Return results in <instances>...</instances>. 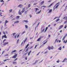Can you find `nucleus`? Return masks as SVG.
I'll return each mask as SVG.
<instances>
[{"label":"nucleus","instance_id":"49","mask_svg":"<svg viewBox=\"0 0 67 67\" xmlns=\"http://www.w3.org/2000/svg\"><path fill=\"white\" fill-rule=\"evenodd\" d=\"M37 62H38V60H36L35 63L36 64V63H37Z\"/></svg>","mask_w":67,"mask_h":67},{"label":"nucleus","instance_id":"50","mask_svg":"<svg viewBox=\"0 0 67 67\" xmlns=\"http://www.w3.org/2000/svg\"><path fill=\"white\" fill-rule=\"evenodd\" d=\"M18 58H16L14 60V61H15L16 60H18Z\"/></svg>","mask_w":67,"mask_h":67},{"label":"nucleus","instance_id":"25","mask_svg":"<svg viewBox=\"0 0 67 67\" xmlns=\"http://www.w3.org/2000/svg\"><path fill=\"white\" fill-rule=\"evenodd\" d=\"M18 14H19V15H22V13L21 12H18Z\"/></svg>","mask_w":67,"mask_h":67},{"label":"nucleus","instance_id":"46","mask_svg":"<svg viewBox=\"0 0 67 67\" xmlns=\"http://www.w3.org/2000/svg\"><path fill=\"white\" fill-rule=\"evenodd\" d=\"M58 40L57 39H56L55 41V43H56V42H57V41Z\"/></svg>","mask_w":67,"mask_h":67},{"label":"nucleus","instance_id":"64","mask_svg":"<svg viewBox=\"0 0 67 67\" xmlns=\"http://www.w3.org/2000/svg\"><path fill=\"white\" fill-rule=\"evenodd\" d=\"M29 16L30 17V18H31V17H32V15H29Z\"/></svg>","mask_w":67,"mask_h":67},{"label":"nucleus","instance_id":"9","mask_svg":"<svg viewBox=\"0 0 67 67\" xmlns=\"http://www.w3.org/2000/svg\"><path fill=\"white\" fill-rule=\"evenodd\" d=\"M9 44V42H5L3 44V45L4 46L6 45H7V44Z\"/></svg>","mask_w":67,"mask_h":67},{"label":"nucleus","instance_id":"45","mask_svg":"<svg viewBox=\"0 0 67 67\" xmlns=\"http://www.w3.org/2000/svg\"><path fill=\"white\" fill-rule=\"evenodd\" d=\"M0 2H4V1H3V0H1L0 1Z\"/></svg>","mask_w":67,"mask_h":67},{"label":"nucleus","instance_id":"40","mask_svg":"<svg viewBox=\"0 0 67 67\" xmlns=\"http://www.w3.org/2000/svg\"><path fill=\"white\" fill-rule=\"evenodd\" d=\"M48 52V51H46L44 53V54H46V53H47Z\"/></svg>","mask_w":67,"mask_h":67},{"label":"nucleus","instance_id":"47","mask_svg":"<svg viewBox=\"0 0 67 67\" xmlns=\"http://www.w3.org/2000/svg\"><path fill=\"white\" fill-rule=\"evenodd\" d=\"M66 27H67V26L66 25L64 26V29H66Z\"/></svg>","mask_w":67,"mask_h":67},{"label":"nucleus","instance_id":"13","mask_svg":"<svg viewBox=\"0 0 67 67\" xmlns=\"http://www.w3.org/2000/svg\"><path fill=\"white\" fill-rule=\"evenodd\" d=\"M54 4V2L52 3H51L50 5L48 7H51V6H52V5H53V4Z\"/></svg>","mask_w":67,"mask_h":67},{"label":"nucleus","instance_id":"51","mask_svg":"<svg viewBox=\"0 0 67 67\" xmlns=\"http://www.w3.org/2000/svg\"><path fill=\"white\" fill-rule=\"evenodd\" d=\"M33 46H32L30 48V49H31L33 47Z\"/></svg>","mask_w":67,"mask_h":67},{"label":"nucleus","instance_id":"55","mask_svg":"<svg viewBox=\"0 0 67 67\" xmlns=\"http://www.w3.org/2000/svg\"><path fill=\"white\" fill-rule=\"evenodd\" d=\"M19 39H18L17 41V43H18L19 42Z\"/></svg>","mask_w":67,"mask_h":67},{"label":"nucleus","instance_id":"34","mask_svg":"<svg viewBox=\"0 0 67 67\" xmlns=\"http://www.w3.org/2000/svg\"><path fill=\"white\" fill-rule=\"evenodd\" d=\"M8 21H7V20H6L5 23V25H5V24H6V23H8Z\"/></svg>","mask_w":67,"mask_h":67},{"label":"nucleus","instance_id":"10","mask_svg":"<svg viewBox=\"0 0 67 67\" xmlns=\"http://www.w3.org/2000/svg\"><path fill=\"white\" fill-rule=\"evenodd\" d=\"M63 27V25L60 26H59V30H60V29H62V28Z\"/></svg>","mask_w":67,"mask_h":67},{"label":"nucleus","instance_id":"42","mask_svg":"<svg viewBox=\"0 0 67 67\" xmlns=\"http://www.w3.org/2000/svg\"><path fill=\"white\" fill-rule=\"evenodd\" d=\"M20 18V16H17L16 17V19H19Z\"/></svg>","mask_w":67,"mask_h":67},{"label":"nucleus","instance_id":"54","mask_svg":"<svg viewBox=\"0 0 67 67\" xmlns=\"http://www.w3.org/2000/svg\"><path fill=\"white\" fill-rule=\"evenodd\" d=\"M59 60H58L57 61V63H59Z\"/></svg>","mask_w":67,"mask_h":67},{"label":"nucleus","instance_id":"33","mask_svg":"<svg viewBox=\"0 0 67 67\" xmlns=\"http://www.w3.org/2000/svg\"><path fill=\"white\" fill-rule=\"evenodd\" d=\"M27 10L26 11H25L24 12V14H27Z\"/></svg>","mask_w":67,"mask_h":67},{"label":"nucleus","instance_id":"4","mask_svg":"<svg viewBox=\"0 0 67 67\" xmlns=\"http://www.w3.org/2000/svg\"><path fill=\"white\" fill-rule=\"evenodd\" d=\"M4 37L5 38H7V36H6V35H3L2 36V40H3Z\"/></svg>","mask_w":67,"mask_h":67},{"label":"nucleus","instance_id":"3","mask_svg":"<svg viewBox=\"0 0 67 67\" xmlns=\"http://www.w3.org/2000/svg\"><path fill=\"white\" fill-rule=\"evenodd\" d=\"M14 55H15L12 57V58H15L17 57L18 54L15 53L14 54Z\"/></svg>","mask_w":67,"mask_h":67},{"label":"nucleus","instance_id":"2","mask_svg":"<svg viewBox=\"0 0 67 67\" xmlns=\"http://www.w3.org/2000/svg\"><path fill=\"white\" fill-rule=\"evenodd\" d=\"M45 30V28L44 27H42L41 29V33H43L44 31Z\"/></svg>","mask_w":67,"mask_h":67},{"label":"nucleus","instance_id":"57","mask_svg":"<svg viewBox=\"0 0 67 67\" xmlns=\"http://www.w3.org/2000/svg\"><path fill=\"white\" fill-rule=\"evenodd\" d=\"M4 4V2H3V3H2V5H2L3 4Z\"/></svg>","mask_w":67,"mask_h":67},{"label":"nucleus","instance_id":"8","mask_svg":"<svg viewBox=\"0 0 67 67\" xmlns=\"http://www.w3.org/2000/svg\"><path fill=\"white\" fill-rule=\"evenodd\" d=\"M43 36H42V37H40L39 38L38 40H37V42H38V41H40V40H41V38H43Z\"/></svg>","mask_w":67,"mask_h":67},{"label":"nucleus","instance_id":"52","mask_svg":"<svg viewBox=\"0 0 67 67\" xmlns=\"http://www.w3.org/2000/svg\"><path fill=\"white\" fill-rule=\"evenodd\" d=\"M37 44L35 46V48H36V47H37Z\"/></svg>","mask_w":67,"mask_h":67},{"label":"nucleus","instance_id":"58","mask_svg":"<svg viewBox=\"0 0 67 67\" xmlns=\"http://www.w3.org/2000/svg\"><path fill=\"white\" fill-rule=\"evenodd\" d=\"M25 31H24L22 32V34H24V33H25Z\"/></svg>","mask_w":67,"mask_h":67},{"label":"nucleus","instance_id":"22","mask_svg":"<svg viewBox=\"0 0 67 67\" xmlns=\"http://www.w3.org/2000/svg\"><path fill=\"white\" fill-rule=\"evenodd\" d=\"M48 48L49 50H51V47L48 46Z\"/></svg>","mask_w":67,"mask_h":67},{"label":"nucleus","instance_id":"14","mask_svg":"<svg viewBox=\"0 0 67 67\" xmlns=\"http://www.w3.org/2000/svg\"><path fill=\"white\" fill-rule=\"evenodd\" d=\"M54 4V2L52 3H51L50 5L48 7H51V6H52V5H53V4Z\"/></svg>","mask_w":67,"mask_h":67},{"label":"nucleus","instance_id":"31","mask_svg":"<svg viewBox=\"0 0 67 67\" xmlns=\"http://www.w3.org/2000/svg\"><path fill=\"white\" fill-rule=\"evenodd\" d=\"M19 21H15L14 23L15 24V23H19Z\"/></svg>","mask_w":67,"mask_h":67},{"label":"nucleus","instance_id":"16","mask_svg":"<svg viewBox=\"0 0 67 67\" xmlns=\"http://www.w3.org/2000/svg\"><path fill=\"white\" fill-rule=\"evenodd\" d=\"M47 29H48V27H47L46 28L45 31L44 32V33H45V32H46V31H47Z\"/></svg>","mask_w":67,"mask_h":67},{"label":"nucleus","instance_id":"28","mask_svg":"<svg viewBox=\"0 0 67 67\" xmlns=\"http://www.w3.org/2000/svg\"><path fill=\"white\" fill-rule=\"evenodd\" d=\"M59 19H57L55 21H56V22H58V21H59Z\"/></svg>","mask_w":67,"mask_h":67},{"label":"nucleus","instance_id":"39","mask_svg":"<svg viewBox=\"0 0 67 67\" xmlns=\"http://www.w3.org/2000/svg\"><path fill=\"white\" fill-rule=\"evenodd\" d=\"M6 41V39H4L3 41V43H4V42Z\"/></svg>","mask_w":67,"mask_h":67},{"label":"nucleus","instance_id":"1","mask_svg":"<svg viewBox=\"0 0 67 67\" xmlns=\"http://www.w3.org/2000/svg\"><path fill=\"white\" fill-rule=\"evenodd\" d=\"M59 5L58 4L57 5H56V4H55L53 7V9L54 10L55 9H57V8H58V6H59ZM56 5H57V6H56Z\"/></svg>","mask_w":67,"mask_h":67},{"label":"nucleus","instance_id":"12","mask_svg":"<svg viewBox=\"0 0 67 67\" xmlns=\"http://www.w3.org/2000/svg\"><path fill=\"white\" fill-rule=\"evenodd\" d=\"M23 7V5L21 4H20L19 5L18 7H20V8H21V7Z\"/></svg>","mask_w":67,"mask_h":67},{"label":"nucleus","instance_id":"6","mask_svg":"<svg viewBox=\"0 0 67 67\" xmlns=\"http://www.w3.org/2000/svg\"><path fill=\"white\" fill-rule=\"evenodd\" d=\"M27 37H26V38L25 39V40L24 41H23V42H24V44L25 43V42L26 41V40H27ZM23 42H22L21 44H23Z\"/></svg>","mask_w":67,"mask_h":67},{"label":"nucleus","instance_id":"59","mask_svg":"<svg viewBox=\"0 0 67 67\" xmlns=\"http://www.w3.org/2000/svg\"><path fill=\"white\" fill-rule=\"evenodd\" d=\"M67 23V20L65 21L64 22V23Z\"/></svg>","mask_w":67,"mask_h":67},{"label":"nucleus","instance_id":"32","mask_svg":"<svg viewBox=\"0 0 67 67\" xmlns=\"http://www.w3.org/2000/svg\"><path fill=\"white\" fill-rule=\"evenodd\" d=\"M66 38V37H65V36L63 38V39H62L63 41H64L65 39V38Z\"/></svg>","mask_w":67,"mask_h":67},{"label":"nucleus","instance_id":"35","mask_svg":"<svg viewBox=\"0 0 67 67\" xmlns=\"http://www.w3.org/2000/svg\"><path fill=\"white\" fill-rule=\"evenodd\" d=\"M12 11V9H10L9 10V12L10 13V12H11Z\"/></svg>","mask_w":67,"mask_h":67},{"label":"nucleus","instance_id":"19","mask_svg":"<svg viewBox=\"0 0 67 67\" xmlns=\"http://www.w3.org/2000/svg\"><path fill=\"white\" fill-rule=\"evenodd\" d=\"M29 48H27L25 52H27L28 51H29Z\"/></svg>","mask_w":67,"mask_h":67},{"label":"nucleus","instance_id":"63","mask_svg":"<svg viewBox=\"0 0 67 67\" xmlns=\"http://www.w3.org/2000/svg\"><path fill=\"white\" fill-rule=\"evenodd\" d=\"M14 37L15 38H16V35Z\"/></svg>","mask_w":67,"mask_h":67},{"label":"nucleus","instance_id":"62","mask_svg":"<svg viewBox=\"0 0 67 67\" xmlns=\"http://www.w3.org/2000/svg\"><path fill=\"white\" fill-rule=\"evenodd\" d=\"M13 36H14V35H15V34H16L15 33H14L13 34Z\"/></svg>","mask_w":67,"mask_h":67},{"label":"nucleus","instance_id":"41","mask_svg":"<svg viewBox=\"0 0 67 67\" xmlns=\"http://www.w3.org/2000/svg\"><path fill=\"white\" fill-rule=\"evenodd\" d=\"M37 4V3H34V5H36V4Z\"/></svg>","mask_w":67,"mask_h":67},{"label":"nucleus","instance_id":"30","mask_svg":"<svg viewBox=\"0 0 67 67\" xmlns=\"http://www.w3.org/2000/svg\"><path fill=\"white\" fill-rule=\"evenodd\" d=\"M51 49H54V47L53 46H52L51 47Z\"/></svg>","mask_w":67,"mask_h":67},{"label":"nucleus","instance_id":"17","mask_svg":"<svg viewBox=\"0 0 67 67\" xmlns=\"http://www.w3.org/2000/svg\"><path fill=\"white\" fill-rule=\"evenodd\" d=\"M29 44H27L26 46L25 47V48H27V47H28V46H29Z\"/></svg>","mask_w":67,"mask_h":67},{"label":"nucleus","instance_id":"15","mask_svg":"<svg viewBox=\"0 0 67 67\" xmlns=\"http://www.w3.org/2000/svg\"><path fill=\"white\" fill-rule=\"evenodd\" d=\"M23 22H26V23H28V22H29L28 21V20H24L23 21Z\"/></svg>","mask_w":67,"mask_h":67},{"label":"nucleus","instance_id":"37","mask_svg":"<svg viewBox=\"0 0 67 67\" xmlns=\"http://www.w3.org/2000/svg\"><path fill=\"white\" fill-rule=\"evenodd\" d=\"M35 9H36V12L38 10V9L36 8Z\"/></svg>","mask_w":67,"mask_h":67},{"label":"nucleus","instance_id":"43","mask_svg":"<svg viewBox=\"0 0 67 67\" xmlns=\"http://www.w3.org/2000/svg\"><path fill=\"white\" fill-rule=\"evenodd\" d=\"M5 52V51H3L2 52V55L3 54V53H4V52Z\"/></svg>","mask_w":67,"mask_h":67},{"label":"nucleus","instance_id":"5","mask_svg":"<svg viewBox=\"0 0 67 67\" xmlns=\"http://www.w3.org/2000/svg\"><path fill=\"white\" fill-rule=\"evenodd\" d=\"M47 42V41L46 42L44 43L43 44H42L40 47V48H41V47H43L44 46V44H45Z\"/></svg>","mask_w":67,"mask_h":67},{"label":"nucleus","instance_id":"56","mask_svg":"<svg viewBox=\"0 0 67 67\" xmlns=\"http://www.w3.org/2000/svg\"><path fill=\"white\" fill-rule=\"evenodd\" d=\"M19 36H20V35H18L17 36V38H18L19 37Z\"/></svg>","mask_w":67,"mask_h":67},{"label":"nucleus","instance_id":"61","mask_svg":"<svg viewBox=\"0 0 67 67\" xmlns=\"http://www.w3.org/2000/svg\"><path fill=\"white\" fill-rule=\"evenodd\" d=\"M40 52H39L37 55H36L37 56V55H39V54H40Z\"/></svg>","mask_w":67,"mask_h":67},{"label":"nucleus","instance_id":"21","mask_svg":"<svg viewBox=\"0 0 67 67\" xmlns=\"http://www.w3.org/2000/svg\"><path fill=\"white\" fill-rule=\"evenodd\" d=\"M44 3V1H43L41 3V4H43Z\"/></svg>","mask_w":67,"mask_h":67},{"label":"nucleus","instance_id":"24","mask_svg":"<svg viewBox=\"0 0 67 67\" xmlns=\"http://www.w3.org/2000/svg\"><path fill=\"white\" fill-rule=\"evenodd\" d=\"M31 52H32V51H30V52H29L28 53V56H30V53H31Z\"/></svg>","mask_w":67,"mask_h":67},{"label":"nucleus","instance_id":"18","mask_svg":"<svg viewBox=\"0 0 67 67\" xmlns=\"http://www.w3.org/2000/svg\"><path fill=\"white\" fill-rule=\"evenodd\" d=\"M58 49V50H60V51H61V50H62V47H60Z\"/></svg>","mask_w":67,"mask_h":67},{"label":"nucleus","instance_id":"26","mask_svg":"<svg viewBox=\"0 0 67 67\" xmlns=\"http://www.w3.org/2000/svg\"><path fill=\"white\" fill-rule=\"evenodd\" d=\"M16 52H17V51L16 50H14L12 52V53H14Z\"/></svg>","mask_w":67,"mask_h":67},{"label":"nucleus","instance_id":"48","mask_svg":"<svg viewBox=\"0 0 67 67\" xmlns=\"http://www.w3.org/2000/svg\"><path fill=\"white\" fill-rule=\"evenodd\" d=\"M25 27L26 28V29H27V28H28V26L27 25H26Z\"/></svg>","mask_w":67,"mask_h":67},{"label":"nucleus","instance_id":"38","mask_svg":"<svg viewBox=\"0 0 67 67\" xmlns=\"http://www.w3.org/2000/svg\"><path fill=\"white\" fill-rule=\"evenodd\" d=\"M6 41V39H4L3 41V43H4V42Z\"/></svg>","mask_w":67,"mask_h":67},{"label":"nucleus","instance_id":"36","mask_svg":"<svg viewBox=\"0 0 67 67\" xmlns=\"http://www.w3.org/2000/svg\"><path fill=\"white\" fill-rule=\"evenodd\" d=\"M59 3H60L59 2H58L56 4H55L56 5H58V4H59Z\"/></svg>","mask_w":67,"mask_h":67},{"label":"nucleus","instance_id":"53","mask_svg":"<svg viewBox=\"0 0 67 67\" xmlns=\"http://www.w3.org/2000/svg\"><path fill=\"white\" fill-rule=\"evenodd\" d=\"M58 17H55V18L54 19V20H55V19H57V18H58Z\"/></svg>","mask_w":67,"mask_h":67},{"label":"nucleus","instance_id":"23","mask_svg":"<svg viewBox=\"0 0 67 67\" xmlns=\"http://www.w3.org/2000/svg\"><path fill=\"white\" fill-rule=\"evenodd\" d=\"M67 42V40L65 41V40L64 41H63L64 43H65V44H66V43Z\"/></svg>","mask_w":67,"mask_h":67},{"label":"nucleus","instance_id":"20","mask_svg":"<svg viewBox=\"0 0 67 67\" xmlns=\"http://www.w3.org/2000/svg\"><path fill=\"white\" fill-rule=\"evenodd\" d=\"M41 10H40V11L38 12H37L36 13V14H40V13H41Z\"/></svg>","mask_w":67,"mask_h":67},{"label":"nucleus","instance_id":"29","mask_svg":"<svg viewBox=\"0 0 67 67\" xmlns=\"http://www.w3.org/2000/svg\"><path fill=\"white\" fill-rule=\"evenodd\" d=\"M13 63L14 64H16V62H13Z\"/></svg>","mask_w":67,"mask_h":67},{"label":"nucleus","instance_id":"27","mask_svg":"<svg viewBox=\"0 0 67 67\" xmlns=\"http://www.w3.org/2000/svg\"><path fill=\"white\" fill-rule=\"evenodd\" d=\"M52 12V9H51L49 10V13H51V12Z\"/></svg>","mask_w":67,"mask_h":67},{"label":"nucleus","instance_id":"60","mask_svg":"<svg viewBox=\"0 0 67 67\" xmlns=\"http://www.w3.org/2000/svg\"><path fill=\"white\" fill-rule=\"evenodd\" d=\"M25 60H27V57H25Z\"/></svg>","mask_w":67,"mask_h":67},{"label":"nucleus","instance_id":"44","mask_svg":"<svg viewBox=\"0 0 67 67\" xmlns=\"http://www.w3.org/2000/svg\"><path fill=\"white\" fill-rule=\"evenodd\" d=\"M30 7H31V4H29L28 5V8H30Z\"/></svg>","mask_w":67,"mask_h":67},{"label":"nucleus","instance_id":"11","mask_svg":"<svg viewBox=\"0 0 67 67\" xmlns=\"http://www.w3.org/2000/svg\"><path fill=\"white\" fill-rule=\"evenodd\" d=\"M67 60V58H65L63 60V61H62V62L63 63V62H65V61H66Z\"/></svg>","mask_w":67,"mask_h":67},{"label":"nucleus","instance_id":"7","mask_svg":"<svg viewBox=\"0 0 67 67\" xmlns=\"http://www.w3.org/2000/svg\"><path fill=\"white\" fill-rule=\"evenodd\" d=\"M25 8L24 7L23 8V10H22L21 11V13H24V11H25Z\"/></svg>","mask_w":67,"mask_h":67}]
</instances>
